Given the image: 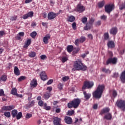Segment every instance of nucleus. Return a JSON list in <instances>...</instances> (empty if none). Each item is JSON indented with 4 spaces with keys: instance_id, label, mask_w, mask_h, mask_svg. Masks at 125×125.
Instances as JSON below:
<instances>
[{
    "instance_id": "obj_57",
    "label": "nucleus",
    "mask_w": 125,
    "mask_h": 125,
    "mask_svg": "<svg viewBox=\"0 0 125 125\" xmlns=\"http://www.w3.org/2000/svg\"><path fill=\"white\" fill-rule=\"evenodd\" d=\"M101 25V21H98L96 23V25L97 27H98V26H100Z\"/></svg>"
},
{
    "instance_id": "obj_7",
    "label": "nucleus",
    "mask_w": 125,
    "mask_h": 125,
    "mask_svg": "<svg viewBox=\"0 0 125 125\" xmlns=\"http://www.w3.org/2000/svg\"><path fill=\"white\" fill-rule=\"evenodd\" d=\"M61 11H60L58 13H55L53 12H50L48 14V19L49 20H52V19H54L56 16H58L59 14H60V12Z\"/></svg>"
},
{
    "instance_id": "obj_19",
    "label": "nucleus",
    "mask_w": 125,
    "mask_h": 125,
    "mask_svg": "<svg viewBox=\"0 0 125 125\" xmlns=\"http://www.w3.org/2000/svg\"><path fill=\"white\" fill-rule=\"evenodd\" d=\"M38 85V83H37V80L33 79L31 81L30 83V85L31 87H36Z\"/></svg>"
},
{
    "instance_id": "obj_41",
    "label": "nucleus",
    "mask_w": 125,
    "mask_h": 125,
    "mask_svg": "<svg viewBox=\"0 0 125 125\" xmlns=\"http://www.w3.org/2000/svg\"><path fill=\"white\" fill-rule=\"evenodd\" d=\"M58 88L60 89V90H62L63 89V84L60 83L58 85Z\"/></svg>"
},
{
    "instance_id": "obj_51",
    "label": "nucleus",
    "mask_w": 125,
    "mask_h": 125,
    "mask_svg": "<svg viewBox=\"0 0 125 125\" xmlns=\"http://www.w3.org/2000/svg\"><path fill=\"white\" fill-rule=\"evenodd\" d=\"M81 43L79 39H76L75 42V45H79V44Z\"/></svg>"
},
{
    "instance_id": "obj_62",
    "label": "nucleus",
    "mask_w": 125,
    "mask_h": 125,
    "mask_svg": "<svg viewBox=\"0 0 125 125\" xmlns=\"http://www.w3.org/2000/svg\"><path fill=\"white\" fill-rule=\"evenodd\" d=\"M42 25L43 27L47 28V22H42Z\"/></svg>"
},
{
    "instance_id": "obj_21",
    "label": "nucleus",
    "mask_w": 125,
    "mask_h": 125,
    "mask_svg": "<svg viewBox=\"0 0 125 125\" xmlns=\"http://www.w3.org/2000/svg\"><path fill=\"white\" fill-rule=\"evenodd\" d=\"M14 72L16 76H19L20 75V71L17 66H15L14 68Z\"/></svg>"
},
{
    "instance_id": "obj_14",
    "label": "nucleus",
    "mask_w": 125,
    "mask_h": 125,
    "mask_svg": "<svg viewBox=\"0 0 125 125\" xmlns=\"http://www.w3.org/2000/svg\"><path fill=\"white\" fill-rule=\"evenodd\" d=\"M53 123L54 125H62L60 124L61 123V118H59L58 117L54 118Z\"/></svg>"
},
{
    "instance_id": "obj_10",
    "label": "nucleus",
    "mask_w": 125,
    "mask_h": 125,
    "mask_svg": "<svg viewBox=\"0 0 125 125\" xmlns=\"http://www.w3.org/2000/svg\"><path fill=\"white\" fill-rule=\"evenodd\" d=\"M1 109L3 111H11L12 109H14V105L4 106Z\"/></svg>"
},
{
    "instance_id": "obj_26",
    "label": "nucleus",
    "mask_w": 125,
    "mask_h": 125,
    "mask_svg": "<svg viewBox=\"0 0 125 125\" xmlns=\"http://www.w3.org/2000/svg\"><path fill=\"white\" fill-rule=\"evenodd\" d=\"M104 119L106 120H111L112 115L110 113H108L104 116Z\"/></svg>"
},
{
    "instance_id": "obj_23",
    "label": "nucleus",
    "mask_w": 125,
    "mask_h": 125,
    "mask_svg": "<svg viewBox=\"0 0 125 125\" xmlns=\"http://www.w3.org/2000/svg\"><path fill=\"white\" fill-rule=\"evenodd\" d=\"M110 109H109V108H104L103 110H102L101 112H100V115H103V114L108 113Z\"/></svg>"
},
{
    "instance_id": "obj_5",
    "label": "nucleus",
    "mask_w": 125,
    "mask_h": 125,
    "mask_svg": "<svg viewBox=\"0 0 125 125\" xmlns=\"http://www.w3.org/2000/svg\"><path fill=\"white\" fill-rule=\"evenodd\" d=\"M105 11L107 13H111V11H113V9L115 8V5L114 4H109L105 5L104 6Z\"/></svg>"
},
{
    "instance_id": "obj_20",
    "label": "nucleus",
    "mask_w": 125,
    "mask_h": 125,
    "mask_svg": "<svg viewBox=\"0 0 125 125\" xmlns=\"http://www.w3.org/2000/svg\"><path fill=\"white\" fill-rule=\"evenodd\" d=\"M107 46L109 48H114L115 47V43L113 41H109L107 43Z\"/></svg>"
},
{
    "instance_id": "obj_29",
    "label": "nucleus",
    "mask_w": 125,
    "mask_h": 125,
    "mask_svg": "<svg viewBox=\"0 0 125 125\" xmlns=\"http://www.w3.org/2000/svg\"><path fill=\"white\" fill-rule=\"evenodd\" d=\"M76 20V18L73 16H70L68 19L69 22H74Z\"/></svg>"
},
{
    "instance_id": "obj_59",
    "label": "nucleus",
    "mask_w": 125,
    "mask_h": 125,
    "mask_svg": "<svg viewBox=\"0 0 125 125\" xmlns=\"http://www.w3.org/2000/svg\"><path fill=\"white\" fill-rule=\"evenodd\" d=\"M17 19V18L16 17H12L10 19V20L11 21H15Z\"/></svg>"
},
{
    "instance_id": "obj_43",
    "label": "nucleus",
    "mask_w": 125,
    "mask_h": 125,
    "mask_svg": "<svg viewBox=\"0 0 125 125\" xmlns=\"http://www.w3.org/2000/svg\"><path fill=\"white\" fill-rule=\"evenodd\" d=\"M1 81H2L3 82H5V81H6V76H2L0 78V82H1Z\"/></svg>"
},
{
    "instance_id": "obj_3",
    "label": "nucleus",
    "mask_w": 125,
    "mask_h": 125,
    "mask_svg": "<svg viewBox=\"0 0 125 125\" xmlns=\"http://www.w3.org/2000/svg\"><path fill=\"white\" fill-rule=\"evenodd\" d=\"M80 103H81V99L79 98L74 99L72 101L68 104V108H73V107L75 108H78Z\"/></svg>"
},
{
    "instance_id": "obj_55",
    "label": "nucleus",
    "mask_w": 125,
    "mask_h": 125,
    "mask_svg": "<svg viewBox=\"0 0 125 125\" xmlns=\"http://www.w3.org/2000/svg\"><path fill=\"white\" fill-rule=\"evenodd\" d=\"M53 83V80L52 79L49 80L47 82V85H49V84H51Z\"/></svg>"
},
{
    "instance_id": "obj_44",
    "label": "nucleus",
    "mask_w": 125,
    "mask_h": 125,
    "mask_svg": "<svg viewBox=\"0 0 125 125\" xmlns=\"http://www.w3.org/2000/svg\"><path fill=\"white\" fill-rule=\"evenodd\" d=\"M118 95V93L117 92V91L116 90H113L112 92V96L113 97H117V96Z\"/></svg>"
},
{
    "instance_id": "obj_48",
    "label": "nucleus",
    "mask_w": 125,
    "mask_h": 125,
    "mask_svg": "<svg viewBox=\"0 0 125 125\" xmlns=\"http://www.w3.org/2000/svg\"><path fill=\"white\" fill-rule=\"evenodd\" d=\"M63 82H67L68 80H69V77L68 76H65L62 77V78Z\"/></svg>"
},
{
    "instance_id": "obj_4",
    "label": "nucleus",
    "mask_w": 125,
    "mask_h": 125,
    "mask_svg": "<svg viewBox=\"0 0 125 125\" xmlns=\"http://www.w3.org/2000/svg\"><path fill=\"white\" fill-rule=\"evenodd\" d=\"M116 106L122 111L125 112V101L124 100H119L116 102Z\"/></svg>"
},
{
    "instance_id": "obj_50",
    "label": "nucleus",
    "mask_w": 125,
    "mask_h": 125,
    "mask_svg": "<svg viewBox=\"0 0 125 125\" xmlns=\"http://www.w3.org/2000/svg\"><path fill=\"white\" fill-rule=\"evenodd\" d=\"M26 119H30V118H32V114L27 113L25 116Z\"/></svg>"
},
{
    "instance_id": "obj_30",
    "label": "nucleus",
    "mask_w": 125,
    "mask_h": 125,
    "mask_svg": "<svg viewBox=\"0 0 125 125\" xmlns=\"http://www.w3.org/2000/svg\"><path fill=\"white\" fill-rule=\"evenodd\" d=\"M22 116V112H20L17 114V116H16V117L17 118V119L20 120Z\"/></svg>"
},
{
    "instance_id": "obj_35",
    "label": "nucleus",
    "mask_w": 125,
    "mask_h": 125,
    "mask_svg": "<svg viewBox=\"0 0 125 125\" xmlns=\"http://www.w3.org/2000/svg\"><path fill=\"white\" fill-rule=\"evenodd\" d=\"M82 22L83 24H86V22H87V18L83 17L82 19Z\"/></svg>"
},
{
    "instance_id": "obj_49",
    "label": "nucleus",
    "mask_w": 125,
    "mask_h": 125,
    "mask_svg": "<svg viewBox=\"0 0 125 125\" xmlns=\"http://www.w3.org/2000/svg\"><path fill=\"white\" fill-rule=\"evenodd\" d=\"M72 27L73 30H76L77 28V23L76 22H73L72 24Z\"/></svg>"
},
{
    "instance_id": "obj_61",
    "label": "nucleus",
    "mask_w": 125,
    "mask_h": 125,
    "mask_svg": "<svg viewBox=\"0 0 125 125\" xmlns=\"http://www.w3.org/2000/svg\"><path fill=\"white\" fill-rule=\"evenodd\" d=\"M34 104H35V101H32L29 104V107H32V106H34Z\"/></svg>"
},
{
    "instance_id": "obj_37",
    "label": "nucleus",
    "mask_w": 125,
    "mask_h": 125,
    "mask_svg": "<svg viewBox=\"0 0 125 125\" xmlns=\"http://www.w3.org/2000/svg\"><path fill=\"white\" fill-rule=\"evenodd\" d=\"M79 40L80 42V43H83V42L85 41V37H81L80 39H79Z\"/></svg>"
},
{
    "instance_id": "obj_6",
    "label": "nucleus",
    "mask_w": 125,
    "mask_h": 125,
    "mask_svg": "<svg viewBox=\"0 0 125 125\" xmlns=\"http://www.w3.org/2000/svg\"><path fill=\"white\" fill-rule=\"evenodd\" d=\"M94 84V83L92 82L86 81L84 83V85L83 86L82 89L83 90V89H85V88H87L88 89L91 88Z\"/></svg>"
},
{
    "instance_id": "obj_31",
    "label": "nucleus",
    "mask_w": 125,
    "mask_h": 125,
    "mask_svg": "<svg viewBox=\"0 0 125 125\" xmlns=\"http://www.w3.org/2000/svg\"><path fill=\"white\" fill-rule=\"evenodd\" d=\"M11 94L13 95H16L17 94V89L16 88H14L11 90Z\"/></svg>"
},
{
    "instance_id": "obj_34",
    "label": "nucleus",
    "mask_w": 125,
    "mask_h": 125,
    "mask_svg": "<svg viewBox=\"0 0 125 125\" xmlns=\"http://www.w3.org/2000/svg\"><path fill=\"white\" fill-rule=\"evenodd\" d=\"M26 76H21L18 78V82H22V81L26 80Z\"/></svg>"
},
{
    "instance_id": "obj_18",
    "label": "nucleus",
    "mask_w": 125,
    "mask_h": 125,
    "mask_svg": "<svg viewBox=\"0 0 125 125\" xmlns=\"http://www.w3.org/2000/svg\"><path fill=\"white\" fill-rule=\"evenodd\" d=\"M65 123L67 125H71L72 124V118L70 117L66 116L64 119Z\"/></svg>"
},
{
    "instance_id": "obj_52",
    "label": "nucleus",
    "mask_w": 125,
    "mask_h": 125,
    "mask_svg": "<svg viewBox=\"0 0 125 125\" xmlns=\"http://www.w3.org/2000/svg\"><path fill=\"white\" fill-rule=\"evenodd\" d=\"M38 104H39V106L42 107V106H43V102L42 100L39 101L38 102Z\"/></svg>"
},
{
    "instance_id": "obj_25",
    "label": "nucleus",
    "mask_w": 125,
    "mask_h": 125,
    "mask_svg": "<svg viewBox=\"0 0 125 125\" xmlns=\"http://www.w3.org/2000/svg\"><path fill=\"white\" fill-rule=\"evenodd\" d=\"M73 49H74V47H73V45L67 46V50L68 52H69V53H70V52H72V51H73Z\"/></svg>"
},
{
    "instance_id": "obj_22",
    "label": "nucleus",
    "mask_w": 125,
    "mask_h": 125,
    "mask_svg": "<svg viewBox=\"0 0 125 125\" xmlns=\"http://www.w3.org/2000/svg\"><path fill=\"white\" fill-rule=\"evenodd\" d=\"M83 93L84 94V97L86 100H88V99L90 98V96H91L90 94L87 93L85 91H84Z\"/></svg>"
},
{
    "instance_id": "obj_12",
    "label": "nucleus",
    "mask_w": 125,
    "mask_h": 125,
    "mask_svg": "<svg viewBox=\"0 0 125 125\" xmlns=\"http://www.w3.org/2000/svg\"><path fill=\"white\" fill-rule=\"evenodd\" d=\"M84 7L83 6L79 4L77 5L76 11L79 12L80 13H81L82 12H83L84 11Z\"/></svg>"
},
{
    "instance_id": "obj_39",
    "label": "nucleus",
    "mask_w": 125,
    "mask_h": 125,
    "mask_svg": "<svg viewBox=\"0 0 125 125\" xmlns=\"http://www.w3.org/2000/svg\"><path fill=\"white\" fill-rule=\"evenodd\" d=\"M104 40H108V39H109V33H105L104 34Z\"/></svg>"
},
{
    "instance_id": "obj_36",
    "label": "nucleus",
    "mask_w": 125,
    "mask_h": 125,
    "mask_svg": "<svg viewBox=\"0 0 125 125\" xmlns=\"http://www.w3.org/2000/svg\"><path fill=\"white\" fill-rule=\"evenodd\" d=\"M36 54L35 52H31L29 53V56L31 58H34L36 56Z\"/></svg>"
},
{
    "instance_id": "obj_60",
    "label": "nucleus",
    "mask_w": 125,
    "mask_h": 125,
    "mask_svg": "<svg viewBox=\"0 0 125 125\" xmlns=\"http://www.w3.org/2000/svg\"><path fill=\"white\" fill-rule=\"evenodd\" d=\"M118 77H119V73H114L113 74V78H118Z\"/></svg>"
},
{
    "instance_id": "obj_45",
    "label": "nucleus",
    "mask_w": 125,
    "mask_h": 125,
    "mask_svg": "<svg viewBox=\"0 0 125 125\" xmlns=\"http://www.w3.org/2000/svg\"><path fill=\"white\" fill-rule=\"evenodd\" d=\"M49 97H50V96L49 95V93L47 92L45 93L44 95V98L45 99H47Z\"/></svg>"
},
{
    "instance_id": "obj_47",
    "label": "nucleus",
    "mask_w": 125,
    "mask_h": 125,
    "mask_svg": "<svg viewBox=\"0 0 125 125\" xmlns=\"http://www.w3.org/2000/svg\"><path fill=\"white\" fill-rule=\"evenodd\" d=\"M67 60H68V58L66 57H63L62 59V63H65Z\"/></svg>"
},
{
    "instance_id": "obj_53",
    "label": "nucleus",
    "mask_w": 125,
    "mask_h": 125,
    "mask_svg": "<svg viewBox=\"0 0 125 125\" xmlns=\"http://www.w3.org/2000/svg\"><path fill=\"white\" fill-rule=\"evenodd\" d=\"M40 58L42 60H45L46 56L45 55H42L41 56Z\"/></svg>"
},
{
    "instance_id": "obj_38",
    "label": "nucleus",
    "mask_w": 125,
    "mask_h": 125,
    "mask_svg": "<svg viewBox=\"0 0 125 125\" xmlns=\"http://www.w3.org/2000/svg\"><path fill=\"white\" fill-rule=\"evenodd\" d=\"M30 36L33 39H35L36 38V36H37V32L36 31H33L30 34Z\"/></svg>"
},
{
    "instance_id": "obj_64",
    "label": "nucleus",
    "mask_w": 125,
    "mask_h": 125,
    "mask_svg": "<svg viewBox=\"0 0 125 125\" xmlns=\"http://www.w3.org/2000/svg\"><path fill=\"white\" fill-rule=\"evenodd\" d=\"M3 35H4V32L3 31H0V38H1V37H2Z\"/></svg>"
},
{
    "instance_id": "obj_58",
    "label": "nucleus",
    "mask_w": 125,
    "mask_h": 125,
    "mask_svg": "<svg viewBox=\"0 0 125 125\" xmlns=\"http://www.w3.org/2000/svg\"><path fill=\"white\" fill-rule=\"evenodd\" d=\"M51 108V107H50V106H47L45 107H44V109H45V110H46L47 111H49Z\"/></svg>"
},
{
    "instance_id": "obj_28",
    "label": "nucleus",
    "mask_w": 125,
    "mask_h": 125,
    "mask_svg": "<svg viewBox=\"0 0 125 125\" xmlns=\"http://www.w3.org/2000/svg\"><path fill=\"white\" fill-rule=\"evenodd\" d=\"M104 4H105V1H102L98 3V5L100 8L103 7Z\"/></svg>"
},
{
    "instance_id": "obj_40",
    "label": "nucleus",
    "mask_w": 125,
    "mask_h": 125,
    "mask_svg": "<svg viewBox=\"0 0 125 125\" xmlns=\"http://www.w3.org/2000/svg\"><path fill=\"white\" fill-rule=\"evenodd\" d=\"M125 3H123L120 5V10H123V9H125Z\"/></svg>"
},
{
    "instance_id": "obj_1",
    "label": "nucleus",
    "mask_w": 125,
    "mask_h": 125,
    "mask_svg": "<svg viewBox=\"0 0 125 125\" xmlns=\"http://www.w3.org/2000/svg\"><path fill=\"white\" fill-rule=\"evenodd\" d=\"M104 89L105 85L104 84L99 85L97 89L94 91V98L100 99L102 97V95Z\"/></svg>"
},
{
    "instance_id": "obj_63",
    "label": "nucleus",
    "mask_w": 125,
    "mask_h": 125,
    "mask_svg": "<svg viewBox=\"0 0 125 125\" xmlns=\"http://www.w3.org/2000/svg\"><path fill=\"white\" fill-rule=\"evenodd\" d=\"M19 35L20 36V37H24V32H21L19 33Z\"/></svg>"
},
{
    "instance_id": "obj_9",
    "label": "nucleus",
    "mask_w": 125,
    "mask_h": 125,
    "mask_svg": "<svg viewBox=\"0 0 125 125\" xmlns=\"http://www.w3.org/2000/svg\"><path fill=\"white\" fill-rule=\"evenodd\" d=\"M93 22H94V20L93 19H90V21L88 23H86V26L84 27V30L85 31H87L92 27V24H93Z\"/></svg>"
},
{
    "instance_id": "obj_27",
    "label": "nucleus",
    "mask_w": 125,
    "mask_h": 125,
    "mask_svg": "<svg viewBox=\"0 0 125 125\" xmlns=\"http://www.w3.org/2000/svg\"><path fill=\"white\" fill-rule=\"evenodd\" d=\"M102 72H104V73H105V74H107L108 73V74L111 73V71L109 69H106L105 68H103L102 69Z\"/></svg>"
},
{
    "instance_id": "obj_15",
    "label": "nucleus",
    "mask_w": 125,
    "mask_h": 125,
    "mask_svg": "<svg viewBox=\"0 0 125 125\" xmlns=\"http://www.w3.org/2000/svg\"><path fill=\"white\" fill-rule=\"evenodd\" d=\"M34 15V12H29L27 14H25L22 17L23 19H28V17H33Z\"/></svg>"
},
{
    "instance_id": "obj_33",
    "label": "nucleus",
    "mask_w": 125,
    "mask_h": 125,
    "mask_svg": "<svg viewBox=\"0 0 125 125\" xmlns=\"http://www.w3.org/2000/svg\"><path fill=\"white\" fill-rule=\"evenodd\" d=\"M4 116L6 117L7 118H10V116H11L10 112L8 111L4 112Z\"/></svg>"
},
{
    "instance_id": "obj_16",
    "label": "nucleus",
    "mask_w": 125,
    "mask_h": 125,
    "mask_svg": "<svg viewBox=\"0 0 125 125\" xmlns=\"http://www.w3.org/2000/svg\"><path fill=\"white\" fill-rule=\"evenodd\" d=\"M120 80L121 81V83H125V70L122 72L120 76Z\"/></svg>"
},
{
    "instance_id": "obj_17",
    "label": "nucleus",
    "mask_w": 125,
    "mask_h": 125,
    "mask_svg": "<svg viewBox=\"0 0 125 125\" xmlns=\"http://www.w3.org/2000/svg\"><path fill=\"white\" fill-rule=\"evenodd\" d=\"M50 39V36L49 34L46 35L43 38V42L44 43L47 44L48 43V40Z\"/></svg>"
},
{
    "instance_id": "obj_32",
    "label": "nucleus",
    "mask_w": 125,
    "mask_h": 125,
    "mask_svg": "<svg viewBox=\"0 0 125 125\" xmlns=\"http://www.w3.org/2000/svg\"><path fill=\"white\" fill-rule=\"evenodd\" d=\"M31 39H28L26 42H25V46L26 47H28V46H29V45H30V44H31Z\"/></svg>"
},
{
    "instance_id": "obj_46",
    "label": "nucleus",
    "mask_w": 125,
    "mask_h": 125,
    "mask_svg": "<svg viewBox=\"0 0 125 125\" xmlns=\"http://www.w3.org/2000/svg\"><path fill=\"white\" fill-rule=\"evenodd\" d=\"M0 96H5L3 89H0Z\"/></svg>"
},
{
    "instance_id": "obj_54",
    "label": "nucleus",
    "mask_w": 125,
    "mask_h": 125,
    "mask_svg": "<svg viewBox=\"0 0 125 125\" xmlns=\"http://www.w3.org/2000/svg\"><path fill=\"white\" fill-rule=\"evenodd\" d=\"M101 19L105 21L106 19H107V16L103 15V16H101Z\"/></svg>"
},
{
    "instance_id": "obj_13",
    "label": "nucleus",
    "mask_w": 125,
    "mask_h": 125,
    "mask_svg": "<svg viewBox=\"0 0 125 125\" xmlns=\"http://www.w3.org/2000/svg\"><path fill=\"white\" fill-rule=\"evenodd\" d=\"M40 76L42 81H46V80H47V76L45 74V71H42Z\"/></svg>"
},
{
    "instance_id": "obj_24",
    "label": "nucleus",
    "mask_w": 125,
    "mask_h": 125,
    "mask_svg": "<svg viewBox=\"0 0 125 125\" xmlns=\"http://www.w3.org/2000/svg\"><path fill=\"white\" fill-rule=\"evenodd\" d=\"M18 114V111H17V110L14 109L12 111V116L13 117V118H15Z\"/></svg>"
},
{
    "instance_id": "obj_42",
    "label": "nucleus",
    "mask_w": 125,
    "mask_h": 125,
    "mask_svg": "<svg viewBox=\"0 0 125 125\" xmlns=\"http://www.w3.org/2000/svg\"><path fill=\"white\" fill-rule=\"evenodd\" d=\"M75 111L74 110H69L67 112V115H68V116H72V115H73Z\"/></svg>"
},
{
    "instance_id": "obj_56",
    "label": "nucleus",
    "mask_w": 125,
    "mask_h": 125,
    "mask_svg": "<svg viewBox=\"0 0 125 125\" xmlns=\"http://www.w3.org/2000/svg\"><path fill=\"white\" fill-rule=\"evenodd\" d=\"M88 53H89L88 52H87L82 54V57L83 58H84L86 56V55H87V54H88Z\"/></svg>"
},
{
    "instance_id": "obj_11",
    "label": "nucleus",
    "mask_w": 125,
    "mask_h": 125,
    "mask_svg": "<svg viewBox=\"0 0 125 125\" xmlns=\"http://www.w3.org/2000/svg\"><path fill=\"white\" fill-rule=\"evenodd\" d=\"M109 33L111 35L116 36L117 33H118V28L117 27H112L109 31Z\"/></svg>"
},
{
    "instance_id": "obj_8",
    "label": "nucleus",
    "mask_w": 125,
    "mask_h": 125,
    "mask_svg": "<svg viewBox=\"0 0 125 125\" xmlns=\"http://www.w3.org/2000/svg\"><path fill=\"white\" fill-rule=\"evenodd\" d=\"M117 58H109L107 60L105 65H108L109 64H117Z\"/></svg>"
},
{
    "instance_id": "obj_2",
    "label": "nucleus",
    "mask_w": 125,
    "mask_h": 125,
    "mask_svg": "<svg viewBox=\"0 0 125 125\" xmlns=\"http://www.w3.org/2000/svg\"><path fill=\"white\" fill-rule=\"evenodd\" d=\"M74 69L76 70H82V71H85L86 70V66L83 65L82 63V60L77 61L74 65Z\"/></svg>"
}]
</instances>
